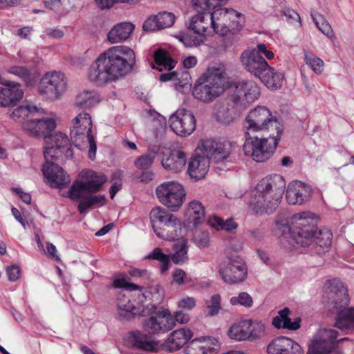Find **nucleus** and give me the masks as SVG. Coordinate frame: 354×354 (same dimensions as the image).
I'll return each mask as SVG.
<instances>
[{
  "mask_svg": "<svg viewBox=\"0 0 354 354\" xmlns=\"http://www.w3.org/2000/svg\"><path fill=\"white\" fill-rule=\"evenodd\" d=\"M3 86H0V106H10L23 97L24 91L19 84L8 82Z\"/></svg>",
  "mask_w": 354,
  "mask_h": 354,
  "instance_id": "nucleus-26",
  "label": "nucleus"
},
{
  "mask_svg": "<svg viewBox=\"0 0 354 354\" xmlns=\"http://www.w3.org/2000/svg\"><path fill=\"white\" fill-rule=\"evenodd\" d=\"M223 0H192L193 8L198 11L210 10L219 7Z\"/></svg>",
  "mask_w": 354,
  "mask_h": 354,
  "instance_id": "nucleus-52",
  "label": "nucleus"
},
{
  "mask_svg": "<svg viewBox=\"0 0 354 354\" xmlns=\"http://www.w3.org/2000/svg\"><path fill=\"white\" fill-rule=\"evenodd\" d=\"M317 28L328 37L333 36V29L329 23L321 15H311Z\"/></svg>",
  "mask_w": 354,
  "mask_h": 354,
  "instance_id": "nucleus-53",
  "label": "nucleus"
},
{
  "mask_svg": "<svg viewBox=\"0 0 354 354\" xmlns=\"http://www.w3.org/2000/svg\"><path fill=\"white\" fill-rule=\"evenodd\" d=\"M189 30H192L197 36H192L188 33H180L177 37L180 41L186 47L197 46L205 41V37L211 27L209 15L203 12L192 17L187 24Z\"/></svg>",
  "mask_w": 354,
  "mask_h": 354,
  "instance_id": "nucleus-11",
  "label": "nucleus"
},
{
  "mask_svg": "<svg viewBox=\"0 0 354 354\" xmlns=\"http://www.w3.org/2000/svg\"><path fill=\"white\" fill-rule=\"evenodd\" d=\"M135 62V53L129 47L113 46L97 57L89 68L88 77L95 84L103 86L125 75Z\"/></svg>",
  "mask_w": 354,
  "mask_h": 354,
  "instance_id": "nucleus-1",
  "label": "nucleus"
},
{
  "mask_svg": "<svg viewBox=\"0 0 354 354\" xmlns=\"http://www.w3.org/2000/svg\"><path fill=\"white\" fill-rule=\"evenodd\" d=\"M159 201L172 212L178 211L186 198V192L182 184L177 181H167L156 189Z\"/></svg>",
  "mask_w": 354,
  "mask_h": 354,
  "instance_id": "nucleus-10",
  "label": "nucleus"
},
{
  "mask_svg": "<svg viewBox=\"0 0 354 354\" xmlns=\"http://www.w3.org/2000/svg\"><path fill=\"white\" fill-rule=\"evenodd\" d=\"M213 115L218 121L224 124H229L234 120L232 111L228 106L222 102L214 104Z\"/></svg>",
  "mask_w": 354,
  "mask_h": 354,
  "instance_id": "nucleus-44",
  "label": "nucleus"
},
{
  "mask_svg": "<svg viewBox=\"0 0 354 354\" xmlns=\"http://www.w3.org/2000/svg\"><path fill=\"white\" fill-rule=\"evenodd\" d=\"M218 346V341L212 337L197 338L187 346L185 354H213L214 350Z\"/></svg>",
  "mask_w": 354,
  "mask_h": 354,
  "instance_id": "nucleus-28",
  "label": "nucleus"
},
{
  "mask_svg": "<svg viewBox=\"0 0 354 354\" xmlns=\"http://www.w3.org/2000/svg\"><path fill=\"white\" fill-rule=\"evenodd\" d=\"M67 90V81L61 72L46 73L38 85V92L46 99L58 100Z\"/></svg>",
  "mask_w": 354,
  "mask_h": 354,
  "instance_id": "nucleus-13",
  "label": "nucleus"
},
{
  "mask_svg": "<svg viewBox=\"0 0 354 354\" xmlns=\"http://www.w3.org/2000/svg\"><path fill=\"white\" fill-rule=\"evenodd\" d=\"M106 176L90 169L82 171V179L73 183L68 191V197L80 201L78 211L80 214H86L93 205H103L105 203L104 195H93L99 192L106 182Z\"/></svg>",
  "mask_w": 354,
  "mask_h": 354,
  "instance_id": "nucleus-2",
  "label": "nucleus"
},
{
  "mask_svg": "<svg viewBox=\"0 0 354 354\" xmlns=\"http://www.w3.org/2000/svg\"><path fill=\"white\" fill-rule=\"evenodd\" d=\"M268 88H280L283 84V75L274 68L268 66V68L259 78Z\"/></svg>",
  "mask_w": 354,
  "mask_h": 354,
  "instance_id": "nucleus-40",
  "label": "nucleus"
},
{
  "mask_svg": "<svg viewBox=\"0 0 354 354\" xmlns=\"http://www.w3.org/2000/svg\"><path fill=\"white\" fill-rule=\"evenodd\" d=\"M113 287L115 288H124L129 291H142L144 289L143 286L131 283L129 278L123 275L120 277L114 279L113 281Z\"/></svg>",
  "mask_w": 354,
  "mask_h": 354,
  "instance_id": "nucleus-50",
  "label": "nucleus"
},
{
  "mask_svg": "<svg viewBox=\"0 0 354 354\" xmlns=\"http://www.w3.org/2000/svg\"><path fill=\"white\" fill-rule=\"evenodd\" d=\"M154 59L156 64L158 66V69L160 71L167 70L170 71L174 68V62L169 57L167 52L159 49L154 53Z\"/></svg>",
  "mask_w": 354,
  "mask_h": 354,
  "instance_id": "nucleus-47",
  "label": "nucleus"
},
{
  "mask_svg": "<svg viewBox=\"0 0 354 354\" xmlns=\"http://www.w3.org/2000/svg\"><path fill=\"white\" fill-rule=\"evenodd\" d=\"M326 306L333 310H354V307L348 308L349 297L347 290L343 283L337 279L326 281L324 284Z\"/></svg>",
  "mask_w": 354,
  "mask_h": 354,
  "instance_id": "nucleus-14",
  "label": "nucleus"
},
{
  "mask_svg": "<svg viewBox=\"0 0 354 354\" xmlns=\"http://www.w3.org/2000/svg\"><path fill=\"white\" fill-rule=\"evenodd\" d=\"M311 194L312 189L309 186L295 180L288 185L286 199L290 205H301L310 198Z\"/></svg>",
  "mask_w": 354,
  "mask_h": 354,
  "instance_id": "nucleus-25",
  "label": "nucleus"
},
{
  "mask_svg": "<svg viewBox=\"0 0 354 354\" xmlns=\"http://www.w3.org/2000/svg\"><path fill=\"white\" fill-rule=\"evenodd\" d=\"M175 15L169 12H160L156 15L149 17L143 24L145 31H156L171 27L174 24Z\"/></svg>",
  "mask_w": 354,
  "mask_h": 354,
  "instance_id": "nucleus-29",
  "label": "nucleus"
},
{
  "mask_svg": "<svg viewBox=\"0 0 354 354\" xmlns=\"http://www.w3.org/2000/svg\"><path fill=\"white\" fill-rule=\"evenodd\" d=\"M333 326L346 334L354 332V311H337Z\"/></svg>",
  "mask_w": 354,
  "mask_h": 354,
  "instance_id": "nucleus-38",
  "label": "nucleus"
},
{
  "mask_svg": "<svg viewBox=\"0 0 354 354\" xmlns=\"http://www.w3.org/2000/svg\"><path fill=\"white\" fill-rule=\"evenodd\" d=\"M272 59L274 53L268 50L264 44H259L255 48L245 50L241 56V62L245 69L254 77L259 78L268 68V64L261 56Z\"/></svg>",
  "mask_w": 354,
  "mask_h": 354,
  "instance_id": "nucleus-9",
  "label": "nucleus"
},
{
  "mask_svg": "<svg viewBox=\"0 0 354 354\" xmlns=\"http://www.w3.org/2000/svg\"><path fill=\"white\" fill-rule=\"evenodd\" d=\"M99 102V96L94 91L84 90L75 97L73 105L82 109H91Z\"/></svg>",
  "mask_w": 354,
  "mask_h": 354,
  "instance_id": "nucleus-35",
  "label": "nucleus"
},
{
  "mask_svg": "<svg viewBox=\"0 0 354 354\" xmlns=\"http://www.w3.org/2000/svg\"><path fill=\"white\" fill-rule=\"evenodd\" d=\"M241 16L234 9L216 8L209 15L211 27L216 34L225 35L233 28L234 24L239 23L236 19Z\"/></svg>",
  "mask_w": 354,
  "mask_h": 354,
  "instance_id": "nucleus-16",
  "label": "nucleus"
},
{
  "mask_svg": "<svg viewBox=\"0 0 354 354\" xmlns=\"http://www.w3.org/2000/svg\"><path fill=\"white\" fill-rule=\"evenodd\" d=\"M194 241L200 248H208L210 245V235L207 231L198 232L194 236Z\"/></svg>",
  "mask_w": 354,
  "mask_h": 354,
  "instance_id": "nucleus-56",
  "label": "nucleus"
},
{
  "mask_svg": "<svg viewBox=\"0 0 354 354\" xmlns=\"http://www.w3.org/2000/svg\"><path fill=\"white\" fill-rule=\"evenodd\" d=\"M219 273L223 281L230 284L243 282L248 276L245 261L239 257H232L228 263L220 269Z\"/></svg>",
  "mask_w": 354,
  "mask_h": 354,
  "instance_id": "nucleus-19",
  "label": "nucleus"
},
{
  "mask_svg": "<svg viewBox=\"0 0 354 354\" xmlns=\"http://www.w3.org/2000/svg\"><path fill=\"white\" fill-rule=\"evenodd\" d=\"M290 311H279V315L273 317L272 326L277 329L296 330L301 327L300 317H290Z\"/></svg>",
  "mask_w": 354,
  "mask_h": 354,
  "instance_id": "nucleus-31",
  "label": "nucleus"
},
{
  "mask_svg": "<svg viewBox=\"0 0 354 354\" xmlns=\"http://www.w3.org/2000/svg\"><path fill=\"white\" fill-rule=\"evenodd\" d=\"M117 305L118 310L134 309V308L131 306L130 300L123 295H118L117 298Z\"/></svg>",
  "mask_w": 354,
  "mask_h": 354,
  "instance_id": "nucleus-62",
  "label": "nucleus"
},
{
  "mask_svg": "<svg viewBox=\"0 0 354 354\" xmlns=\"http://www.w3.org/2000/svg\"><path fill=\"white\" fill-rule=\"evenodd\" d=\"M92 131L91 115L86 112L80 113L71 122V136L79 148L89 147L88 158L93 160L96 154V143Z\"/></svg>",
  "mask_w": 354,
  "mask_h": 354,
  "instance_id": "nucleus-6",
  "label": "nucleus"
},
{
  "mask_svg": "<svg viewBox=\"0 0 354 354\" xmlns=\"http://www.w3.org/2000/svg\"><path fill=\"white\" fill-rule=\"evenodd\" d=\"M200 149H196L188 164V172L192 178L196 180L205 177L209 167V159L200 153Z\"/></svg>",
  "mask_w": 354,
  "mask_h": 354,
  "instance_id": "nucleus-27",
  "label": "nucleus"
},
{
  "mask_svg": "<svg viewBox=\"0 0 354 354\" xmlns=\"http://www.w3.org/2000/svg\"><path fill=\"white\" fill-rule=\"evenodd\" d=\"M280 137L263 135L261 138L245 136L243 146L244 154L259 162H265L274 153Z\"/></svg>",
  "mask_w": 354,
  "mask_h": 354,
  "instance_id": "nucleus-7",
  "label": "nucleus"
},
{
  "mask_svg": "<svg viewBox=\"0 0 354 354\" xmlns=\"http://www.w3.org/2000/svg\"><path fill=\"white\" fill-rule=\"evenodd\" d=\"M283 13L289 23L297 22L301 24L299 15L293 9L285 7L283 9Z\"/></svg>",
  "mask_w": 354,
  "mask_h": 354,
  "instance_id": "nucleus-59",
  "label": "nucleus"
},
{
  "mask_svg": "<svg viewBox=\"0 0 354 354\" xmlns=\"http://www.w3.org/2000/svg\"><path fill=\"white\" fill-rule=\"evenodd\" d=\"M134 30V26L130 22H122L115 25L107 34V39L111 44L121 43L126 41Z\"/></svg>",
  "mask_w": 354,
  "mask_h": 354,
  "instance_id": "nucleus-34",
  "label": "nucleus"
},
{
  "mask_svg": "<svg viewBox=\"0 0 354 354\" xmlns=\"http://www.w3.org/2000/svg\"><path fill=\"white\" fill-rule=\"evenodd\" d=\"M196 149H200V153L207 158L209 162L216 163L224 160L230 154L227 145L212 139L203 140Z\"/></svg>",
  "mask_w": 354,
  "mask_h": 354,
  "instance_id": "nucleus-22",
  "label": "nucleus"
},
{
  "mask_svg": "<svg viewBox=\"0 0 354 354\" xmlns=\"http://www.w3.org/2000/svg\"><path fill=\"white\" fill-rule=\"evenodd\" d=\"M304 60L306 64L317 75H320L324 71V61L321 58L313 54L312 52L307 50L304 51Z\"/></svg>",
  "mask_w": 354,
  "mask_h": 354,
  "instance_id": "nucleus-48",
  "label": "nucleus"
},
{
  "mask_svg": "<svg viewBox=\"0 0 354 354\" xmlns=\"http://www.w3.org/2000/svg\"><path fill=\"white\" fill-rule=\"evenodd\" d=\"M250 327V321L243 320L231 326L227 331V335L230 339L236 341L248 340V330Z\"/></svg>",
  "mask_w": 354,
  "mask_h": 354,
  "instance_id": "nucleus-41",
  "label": "nucleus"
},
{
  "mask_svg": "<svg viewBox=\"0 0 354 354\" xmlns=\"http://www.w3.org/2000/svg\"><path fill=\"white\" fill-rule=\"evenodd\" d=\"M48 143H45L44 156L46 161L56 160L63 155L66 158L73 156V150L71 148L68 136L57 132L48 136Z\"/></svg>",
  "mask_w": 354,
  "mask_h": 354,
  "instance_id": "nucleus-15",
  "label": "nucleus"
},
{
  "mask_svg": "<svg viewBox=\"0 0 354 354\" xmlns=\"http://www.w3.org/2000/svg\"><path fill=\"white\" fill-rule=\"evenodd\" d=\"M311 235L313 236V240L309 245L315 244L320 247L322 250H319V252H323L325 249H327L330 246L333 235L329 230L326 228L317 230L315 228Z\"/></svg>",
  "mask_w": 354,
  "mask_h": 354,
  "instance_id": "nucleus-42",
  "label": "nucleus"
},
{
  "mask_svg": "<svg viewBox=\"0 0 354 354\" xmlns=\"http://www.w3.org/2000/svg\"><path fill=\"white\" fill-rule=\"evenodd\" d=\"M38 111L39 109L32 103L26 102V103L15 109L10 114V116L14 120L19 121L21 120L25 119L30 115H32L35 113L38 112Z\"/></svg>",
  "mask_w": 354,
  "mask_h": 354,
  "instance_id": "nucleus-43",
  "label": "nucleus"
},
{
  "mask_svg": "<svg viewBox=\"0 0 354 354\" xmlns=\"http://www.w3.org/2000/svg\"><path fill=\"white\" fill-rule=\"evenodd\" d=\"M8 73L18 76L23 80L26 84L30 83V71L24 66H13L8 69Z\"/></svg>",
  "mask_w": 354,
  "mask_h": 354,
  "instance_id": "nucleus-55",
  "label": "nucleus"
},
{
  "mask_svg": "<svg viewBox=\"0 0 354 354\" xmlns=\"http://www.w3.org/2000/svg\"><path fill=\"white\" fill-rule=\"evenodd\" d=\"M145 324V329L151 334L165 333L171 330L176 323L183 324L189 322V315L185 311H153Z\"/></svg>",
  "mask_w": 354,
  "mask_h": 354,
  "instance_id": "nucleus-8",
  "label": "nucleus"
},
{
  "mask_svg": "<svg viewBox=\"0 0 354 354\" xmlns=\"http://www.w3.org/2000/svg\"><path fill=\"white\" fill-rule=\"evenodd\" d=\"M251 322V327L248 330V339L254 340L266 335V325L261 321L246 319Z\"/></svg>",
  "mask_w": 354,
  "mask_h": 354,
  "instance_id": "nucleus-49",
  "label": "nucleus"
},
{
  "mask_svg": "<svg viewBox=\"0 0 354 354\" xmlns=\"http://www.w3.org/2000/svg\"><path fill=\"white\" fill-rule=\"evenodd\" d=\"M170 216H174L169 214L165 209L160 207H156L151 209L150 212V221L153 230L160 227V225L167 222Z\"/></svg>",
  "mask_w": 354,
  "mask_h": 354,
  "instance_id": "nucleus-46",
  "label": "nucleus"
},
{
  "mask_svg": "<svg viewBox=\"0 0 354 354\" xmlns=\"http://www.w3.org/2000/svg\"><path fill=\"white\" fill-rule=\"evenodd\" d=\"M230 303L233 306L240 305L248 308L252 306L253 300L248 293L243 292L239 294L237 297H232L230 299Z\"/></svg>",
  "mask_w": 354,
  "mask_h": 354,
  "instance_id": "nucleus-54",
  "label": "nucleus"
},
{
  "mask_svg": "<svg viewBox=\"0 0 354 354\" xmlns=\"http://www.w3.org/2000/svg\"><path fill=\"white\" fill-rule=\"evenodd\" d=\"M176 252L171 257V260L175 264H182L187 259V248L184 240L175 245Z\"/></svg>",
  "mask_w": 354,
  "mask_h": 354,
  "instance_id": "nucleus-51",
  "label": "nucleus"
},
{
  "mask_svg": "<svg viewBox=\"0 0 354 354\" xmlns=\"http://www.w3.org/2000/svg\"><path fill=\"white\" fill-rule=\"evenodd\" d=\"M179 225V221L176 216H170L169 220L161 224L160 227L154 229L153 231L160 239L171 241L177 237L176 227Z\"/></svg>",
  "mask_w": 354,
  "mask_h": 354,
  "instance_id": "nucleus-39",
  "label": "nucleus"
},
{
  "mask_svg": "<svg viewBox=\"0 0 354 354\" xmlns=\"http://www.w3.org/2000/svg\"><path fill=\"white\" fill-rule=\"evenodd\" d=\"M193 336L191 330L180 328L172 332L165 342V348L172 352L181 348Z\"/></svg>",
  "mask_w": 354,
  "mask_h": 354,
  "instance_id": "nucleus-30",
  "label": "nucleus"
},
{
  "mask_svg": "<svg viewBox=\"0 0 354 354\" xmlns=\"http://www.w3.org/2000/svg\"><path fill=\"white\" fill-rule=\"evenodd\" d=\"M55 128L56 122L53 117L31 120L24 124L25 131L34 137L43 138L45 143H48V136L51 135Z\"/></svg>",
  "mask_w": 354,
  "mask_h": 354,
  "instance_id": "nucleus-21",
  "label": "nucleus"
},
{
  "mask_svg": "<svg viewBox=\"0 0 354 354\" xmlns=\"http://www.w3.org/2000/svg\"><path fill=\"white\" fill-rule=\"evenodd\" d=\"M196 122L193 113L184 109H178L169 120L171 129L180 136L191 135L196 129Z\"/></svg>",
  "mask_w": 354,
  "mask_h": 354,
  "instance_id": "nucleus-18",
  "label": "nucleus"
},
{
  "mask_svg": "<svg viewBox=\"0 0 354 354\" xmlns=\"http://www.w3.org/2000/svg\"><path fill=\"white\" fill-rule=\"evenodd\" d=\"M227 86L223 68H209L199 78L193 90L194 97L205 103L213 101L223 94Z\"/></svg>",
  "mask_w": 354,
  "mask_h": 354,
  "instance_id": "nucleus-4",
  "label": "nucleus"
},
{
  "mask_svg": "<svg viewBox=\"0 0 354 354\" xmlns=\"http://www.w3.org/2000/svg\"><path fill=\"white\" fill-rule=\"evenodd\" d=\"M145 259L158 261L160 263V270L162 273H164L170 268V256L165 254L160 248L153 249L146 256Z\"/></svg>",
  "mask_w": 354,
  "mask_h": 354,
  "instance_id": "nucleus-45",
  "label": "nucleus"
},
{
  "mask_svg": "<svg viewBox=\"0 0 354 354\" xmlns=\"http://www.w3.org/2000/svg\"><path fill=\"white\" fill-rule=\"evenodd\" d=\"M154 158L155 156L151 154L141 156L136 160L135 165L140 169H147L153 164Z\"/></svg>",
  "mask_w": 354,
  "mask_h": 354,
  "instance_id": "nucleus-57",
  "label": "nucleus"
},
{
  "mask_svg": "<svg viewBox=\"0 0 354 354\" xmlns=\"http://www.w3.org/2000/svg\"><path fill=\"white\" fill-rule=\"evenodd\" d=\"M292 237L295 242L302 246H308L313 240L311 234L315 229V215L310 212L294 214L291 218Z\"/></svg>",
  "mask_w": 354,
  "mask_h": 354,
  "instance_id": "nucleus-12",
  "label": "nucleus"
},
{
  "mask_svg": "<svg viewBox=\"0 0 354 354\" xmlns=\"http://www.w3.org/2000/svg\"><path fill=\"white\" fill-rule=\"evenodd\" d=\"M259 95V87L254 82L241 81L235 84L232 100L235 104L245 107L257 100Z\"/></svg>",
  "mask_w": 354,
  "mask_h": 354,
  "instance_id": "nucleus-20",
  "label": "nucleus"
},
{
  "mask_svg": "<svg viewBox=\"0 0 354 354\" xmlns=\"http://www.w3.org/2000/svg\"><path fill=\"white\" fill-rule=\"evenodd\" d=\"M244 128L245 136L259 133L262 135L281 137L282 125L274 117L269 109L263 106L252 109L245 118Z\"/></svg>",
  "mask_w": 354,
  "mask_h": 354,
  "instance_id": "nucleus-5",
  "label": "nucleus"
},
{
  "mask_svg": "<svg viewBox=\"0 0 354 354\" xmlns=\"http://www.w3.org/2000/svg\"><path fill=\"white\" fill-rule=\"evenodd\" d=\"M285 188L286 182L281 175L262 179L250 200V209L258 215L272 214L281 202Z\"/></svg>",
  "mask_w": 354,
  "mask_h": 354,
  "instance_id": "nucleus-3",
  "label": "nucleus"
},
{
  "mask_svg": "<svg viewBox=\"0 0 354 354\" xmlns=\"http://www.w3.org/2000/svg\"><path fill=\"white\" fill-rule=\"evenodd\" d=\"M142 316L141 314L134 313L133 311H119L117 318L125 323L133 321L136 317Z\"/></svg>",
  "mask_w": 354,
  "mask_h": 354,
  "instance_id": "nucleus-60",
  "label": "nucleus"
},
{
  "mask_svg": "<svg viewBox=\"0 0 354 354\" xmlns=\"http://www.w3.org/2000/svg\"><path fill=\"white\" fill-rule=\"evenodd\" d=\"M55 160H46L42 171L48 183L54 188H62L67 186L71 178L64 169L58 165L54 163Z\"/></svg>",
  "mask_w": 354,
  "mask_h": 354,
  "instance_id": "nucleus-23",
  "label": "nucleus"
},
{
  "mask_svg": "<svg viewBox=\"0 0 354 354\" xmlns=\"http://www.w3.org/2000/svg\"><path fill=\"white\" fill-rule=\"evenodd\" d=\"M338 332L331 328H320L308 346V354H329L337 346Z\"/></svg>",
  "mask_w": 354,
  "mask_h": 354,
  "instance_id": "nucleus-17",
  "label": "nucleus"
},
{
  "mask_svg": "<svg viewBox=\"0 0 354 354\" xmlns=\"http://www.w3.org/2000/svg\"><path fill=\"white\" fill-rule=\"evenodd\" d=\"M161 82L172 81L176 90L189 87L192 84V77L188 72L183 71L179 73L169 72L160 75Z\"/></svg>",
  "mask_w": 354,
  "mask_h": 354,
  "instance_id": "nucleus-37",
  "label": "nucleus"
},
{
  "mask_svg": "<svg viewBox=\"0 0 354 354\" xmlns=\"http://www.w3.org/2000/svg\"><path fill=\"white\" fill-rule=\"evenodd\" d=\"M129 340L133 348L139 350L155 352L158 348L156 342L150 340L147 335L138 330L129 333Z\"/></svg>",
  "mask_w": 354,
  "mask_h": 354,
  "instance_id": "nucleus-33",
  "label": "nucleus"
},
{
  "mask_svg": "<svg viewBox=\"0 0 354 354\" xmlns=\"http://www.w3.org/2000/svg\"><path fill=\"white\" fill-rule=\"evenodd\" d=\"M95 3L101 9L109 8L114 3H124L128 4L137 3L139 0H95Z\"/></svg>",
  "mask_w": 354,
  "mask_h": 354,
  "instance_id": "nucleus-58",
  "label": "nucleus"
},
{
  "mask_svg": "<svg viewBox=\"0 0 354 354\" xmlns=\"http://www.w3.org/2000/svg\"><path fill=\"white\" fill-rule=\"evenodd\" d=\"M186 215L189 223H192L194 226H197L205 220V207L200 201L194 200L189 203Z\"/></svg>",
  "mask_w": 354,
  "mask_h": 354,
  "instance_id": "nucleus-36",
  "label": "nucleus"
},
{
  "mask_svg": "<svg viewBox=\"0 0 354 354\" xmlns=\"http://www.w3.org/2000/svg\"><path fill=\"white\" fill-rule=\"evenodd\" d=\"M174 281L180 286L187 282L186 273L182 269H176L172 274Z\"/></svg>",
  "mask_w": 354,
  "mask_h": 354,
  "instance_id": "nucleus-63",
  "label": "nucleus"
},
{
  "mask_svg": "<svg viewBox=\"0 0 354 354\" xmlns=\"http://www.w3.org/2000/svg\"><path fill=\"white\" fill-rule=\"evenodd\" d=\"M187 157L184 152L178 150L173 151L170 154L162 158V165L169 171L178 173L185 167Z\"/></svg>",
  "mask_w": 354,
  "mask_h": 354,
  "instance_id": "nucleus-32",
  "label": "nucleus"
},
{
  "mask_svg": "<svg viewBox=\"0 0 354 354\" xmlns=\"http://www.w3.org/2000/svg\"><path fill=\"white\" fill-rule=\"evenodd\" d=\"M6 272L8 279L11 281H17L20 277L21 271L19 268L17 266H11L8 267Z\"/></svg>",
  "mask_w": 354,
  "mask_h": 354,
  "instance_id": "nucleus-64",
  "label": "nucleus"
},
{
  "mask_svg": "<svg viewBox=\"0 0 354 354\" xmlns=\"http://www.w3.org/2000/svg\"><path fill=\"white\" fill-rule=\"evenodd\" d=\"M267 351L268 354H303L298 343L283 336L274 339L268 346Z\"/></svg>",
  "mask_w": 354,
  "mask_h": 354,
  "instance_id": "nucleus-24",
  "label": "nucleus"
},
{
  "mask_svg": "<svg viewBox=\"0 0 354 354\" xmlns=\"http://www.w3.org/2000/svg\"><path fill=\"white\" fill-rule=\"evenodd\" d=\"M196 306V299L194 297L185 296L178 302V306L180 308L192 309Z\"/></svg>",
  "mask_w": 354,
  "mask_h": 354,
  "instance_id": "nucleus-61",
  "label": "nucleus"
}]
</instances>
